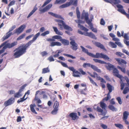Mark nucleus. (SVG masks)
<instances>
[{
  "mask_svg": "<svg viewBox=\"0 0 129 129\" xmlns=\"http://www.w3.org/2000/svg\"><path fill=\"white\" fill-rule=\"evenodd\" d=\"M80 47L82 49V51L86 53L88 55L92 57L99 58H103L105 59H107L110 61L111 60L106 55H105L102 53H96L95 55L90 52H89L88 50L86 49L85 48L82 46H80Z\"/></svg>",
  "mask_w": 129,
  "mask_h": 129,
  "instance_id": "f257e3e1",
  "label": "nucleus"
},
{
  "mask_svg": "<svg viewBox=\"0 0 129 129\" xmlns=\"http://www.w3.org/2000/svg\"><path fill=\"white\" fill-rule=\"evenodd\" d=\"M28 48L24 44H22L21 46L16 48L14 51L15 52L13 56L15 58L19 57L26 52V50Z\"/></svg>",
  "mask_w": 129,
  "mask_h": 129,
  "instance_id": "f03ea898",
  "label": "nucleus"
},
{
  "mask_svg": "<svg viewBox=\"0 0 129 129\" xmlns=\"http://www.w3.org/2000/svg\"><path fill=\"white\" fill-rule=\"evenodd\" d=\"M55 40H59L64 45H68L69 44V41L65 39H62V37L59 35H55L52 37V38H49L46 39L47 41H55Z\"/></svg>",
  "mask_w": 129,
  "mask_h": 129,
  "instance_id": "7ed1b4c3",
  "label": "nucleus"
},
{
  "mask_svg": "<svg viewBox=\"0 0 129 129\" xmlns=\"http://www.w3.org/2000/svg\"><path fill=\"white\" fill-rule=\"evenodd\" d=\"M55 21L58 23V24L61 30H62L63 29V26L64 29L66 30H69L70 31L72 30V28L69 26L66 25L64 22L63 20L59 19H55Z\"/></svg>",
  "mask_w": 129,
  "mask_h": 129,
  "instance_id": "20e7f679",
  "label": "nucleus"
},
{
  "mask_svg": "<svg viewBox=\"0 0 129 129\" xmlns=\"http://www.w3.org/2000/svg\"><path fill=\"white\" fill-rule=\"evenodd\" d=\"M89 14L88 12L86 13L84 10L83 11L82 13L81 18L82 19H84L86 21V22L88 24V23H90L92 24L91 22L92 21V19L93 18V16L92 15H91L90 16V19H89L88 18Z\"/></svg>",
  "mask_w": 129,
  "mask_h": 129,
  "instance_id": "39448f33",
  "label": "nucleus"
},
{
  "mask_svg": "<svg viewBox=\"0 0 129 129\" xmlns=\"http://www.w3.org/2000/svg\"><path fill=\"white\" fill-rule=\"evenodd\" d=\"M93 60L96 63L98 62L102 64H108V65H105V67L108 70H110L112 69L113 70L115 68H114L115 67L114 65L109 63H107L101 60L94 58L93 59Z\"/></svg>",
  "mask_w": 129,
  "mask_h": 129,
  "instance_id": "423d86ee",
  "label": "nucleus"
},
{
  "mask_svg": "<svg viewBox=\"0 0 129 129\" xmlns=\"http://www.w3.org/2000/svg\"><path fill=\"white\" fill-rule=\"evenodd\" d=\"M7 41H6L3 43L0 46V48L4 46L1 50H2L3 48L4 47H5L6 48L4 50V52L5 50L7 48H8L10 49L11 48L15 46L17 44V42L16 41L14 42L11 43H7Z\"/></svg>",
  "mask_w": 129,
  "mask_h": 129,
  "instance_id": "0eeeda50",
  "label": "nucleus"
},
{
  "mask_svg": "<svg viewBox=\"0 0 129 129\" xmlns=\"http://www.w3.org/2000/svg\"><path fill=\"white\" fill-rule=\"evenodd\" d=\"M16 27V25H13L12 27L10 28L8 32L2 38L4 41L8 39L11 35H13V34H12V33L11 32L13 31Z\"/></svg>",
  "mask_w": 129,
  "mask_h": 129,
  "instance_id": "6e6552de",
  "label": "nucleus"
},
{
  "mask_svg": "<svg viewBox=\"0 0 129 129\" xmlns=\"http://www.w3.org/2000/svg\"><path fill=\"white\" fill-rule=\"evenodd\" d=\"M113 75L119 78L121 81H122L124 79V77L123 76L119 74V71L116 68H115L113 70Z\"/></svg>",
  "mask_w": 129,
  "mask_h": 129,
  "instance_id": "1a4fd4ad",
  "label": "nucleus"
},
{
  "mask_svg": "<svg viewBox=\"0 0 129 129\" xmlns=\"http://www.w3.org/2000/svg\"><path fill=\"white\" fill-rule=\"evenodd\" d=\"M26 25L25 24L22 25L18 28L14 30V33L19 34L23 31Z\"/></svg>",
  "mask_w": 129,
  "mask_h": 129,
  "instance_id": "9d476101",
  "label": "nucleus"
},
{
  "mask_svg": "<svg viewBox=\"0 0 129 129\" xmlns=\"http://www.w3.org/2000/svg\"><path fill=\"white\" fill-rule=\"evenodd\" d=\"M75 21L76 22L78 23V27L81 29L86 31H87L88 30V29L84 27L83 26L81 25L80 24V23H84V22L83 21L81 20H75Z\"/></svg>",
  "mask_w": 129,
  "mask_h": 129,
  "instance_id": "9b49d317",
  "label": "nucleus"
},
{
  "mask_svg": "<svg viewBox=\"0 0 129 129\" xmlns=\"http://www.w3.org/2000/svg\"><path fill=\"white\" fill-rule=\"evenodd\" d=\"M40 33H38L35 35L34 36V37L32 40L30 41L27 44H26L25 45L26 46H27L28 48V47L30 46L31 44L37 39V38L40 35Z\"/></svg>",
  "mask_w": 129,
  "mask_h": 129,
  "instance_id": "f8f14e48",
  "label": "nucleus"
},
{
  "mask_svg": "<svg viewBox=\"0 0 129 129\" xmlns=\"http://www.w3.org/2000/svg\"><path fill=\"white\" fill-rule=\"evenodd\" d=\"M52 4H49L42 9H41V8L39 9V10L41 13H44L49 10L52 7Z\"/></svg>",
  "mask_w": 129,
  "mask_h": 129,
  "instance_id": "ddd939ff",
  "label": "nucleus"
},
{
  "mask_svg": "<svg viewBox=\"0 0 129 129\" xmlns=\"http://www.w3.org/2000/svg\"><path fill=\"white\" fill-rule=\"evenodd\" d=\"M70 44L72 45L71 47L73 50L76 51L78 49V45L74 40L72 41Z\"/></svg>",
  "mask_w": 129,
  "mask_h": 129,
  "instance_id": "4468645a",
  "label": "nucleus"
},
{
  "mask_svg": "<svg viewBox=\"0 0 129 129\" xmlns=\"http://www.w3.org/2000/svg\"><path fill=\"white\" fill-rule=\"evenodd\" d=\"M14 99L13 98H11L5 102L4 105L6 107L11 105L14 103Z\"/></svg>",
  "mask_w": 129,
  "mask_h": 129,
  "instance_id": "2eb2a0df",
  "label": "nucleus"
},
{
  "mask_svg": "<svg viewBox=\"0 0 129 129\" xmlns=\"http://www.w3.org/2000/svg\"><path fill=\"white\" fill-rule=\"evenodd\" d=\"M69 116L72 118V120H75L79 119V117L77 116V113H72L70 114Z\"/></svg>",
  "mask_w": 129,
  "mask_h": 129,
  "instance_id": "dca6fc26",
  "label": "nucleus"
},
{
  "mask_svg": "<svg viewBox=\"0 0 129 129\" xmlns=\"http://www.w3.org/2000/svg\"><path fill=\"white\" fill-rule=\"evenodd\" d=\"M117 7L118 9V11L121 12L122 14H124L125 13V12L123 9V6L120 5H118L117 6Z\"/></svg>",
  "mask_w": 129,
  "mask_h": 129,
  "instance_id": "f3484780",
  "label": "nucleus"
},
{
  "mask_svg": "<svg viewBox=\"0 0 129 129\" xmlns=\"http://www.w3.org/2000/svg\"><path fill=\"white\" fill-rule=\"evenodd\" d=\"M73 3V1H71L69 2H67L66 4H64L59 7L60 8H63L68 7L70 5Z\"/></svg>",
  "mask_w": 129,
  "mask_h": 129,
  "instance_id": "a211bd4d",
  "label": "nucleus"
},
{
  "mask_svg": "<svg viewBox=\"0 0 129 129\" xmlns=\"http://www.w3.org/2000/svg\"><path fill=\"white\" fill-rule=\"evenodd\" d=\"M52 41L50 43V46L51 47H53L55 46H60L61 45V43L59 42H53Z\"/></svg>",
  "mask_w": 129,
  "mask_h": 129,
  "instance_id": "6ab92c4d",
  "label": "nucleus"
},
{
  "mask_svg": "<svg viewBox=\"0 0 129 129\" xmlns=\"http://www.w3.org/2000/svg\"><path fill=\"white\" fill-rule=\"evenodd\" d=\"M115 59L117 61L118 64L119 65H120L122 63L125 64L127 63L126 61L123 59L116 58Z\"/></svg>",
  "mask_w": 129,
  "mask_h": 129,
  "instance_id": "aec40b11",
  "label": "nucleus"
},
{
  "mask_svg": "<svg viewBox=\"0 0 129 129\" xmlns=\"http://www.w3.org/2000/svg\"><path fill=\"white\" fill-rule=\"evenodd\" d=\"M94 44L97 47L104 50H106V49L104 46L100 43L98 42H95Z\"/></svg>",
  "mask_w": 129,
  "mask_h": 129,
  "instance_id": "412c9836",
  "label": "nucleus"
},
{
  "mask_svg": "<svg viewBox=\"0 0 129 129\" xmlns=\"http://www.w3.org/2000/svg\"><path fill=\"white\" fill-rule=\"evenodd\" d=\"M52 28L56 34L60 35H63L62 33L61 32L59 31L57 27L53 26L52 27Z\"/></svg>",
  "mask_w": 129,
  "mask_h": 129,
  "instance_id": "4be33fe9",
  "label": "nucleus"
},
{
  "mask_svg": "<svg viewBox=\"0 0 129 129\" xmlns=\"http://www.w3.org/2000/svg\"><path fill=\"white\" fill-rule=\"evenodd\" d=\"M48 13L56 18H60L62 19H63V18L61 16L54 13L52 12H48Z\"/></svg>",
  "mask_w": 129,
  "mask_h": 129,
  "instance_id": "5701e85b",
  "label": "nucleus"
},
{
  "mask_svg": "<svg viewBox=\"0 0 129 129\" xmlns=\"http://www.w3.org/2000/svg\"><path fill=\"white\" fill-rule=\"evenodd\" d=\"M96 110L97 111L101 113H102L101 115L102 116H105L106 114V113L103 112V110L99 106L97 107Z\"/></svg>",
  "mask_w": 129,
  "mask_h": 129,
  "instance_id": "b1692460",
  "label": "nucleus"
},
{
  "mask_svg": "<svg viewBox=\"0 0 129 129\" xmlns=\"http://www.w3.org/2000/svg\"><path fill=\"white\" fill-rule=\"evenodd\" d=\"M107 87L109 91L108 93H111L112 90H114V87L109 83L107 84Z\"/></svg>",
  "mask_w": 129,
  "mask_h": 129,
  "instance_id": "393cba45",
  "label": "nucleus"
},
{
  "mask_svg": "<svg viewBox=\"0 0 129 129\" xmlns=\"http://www.w3.org/2000/svg\"><path fill=\"white\" fill-rule=\"evenodd\" d=\"M129 113L127 111H125L123 113V120L127 119Z\"/></svg>",
  "mask_w": 129,
  "mask_h": 129,
  "instance_id": "a878e982",
  "label": "nucleus"
},
{
  "mask_svg": "<svg viewBox=\"0 0 129 129\" xmlns=\"http://www.w3.org/2000/svg\"><path fill=\"white\" fill-rule=\"evenodd\" d=\"M108 108L110 110L113 112H116L118 110L117 109L112 105H109L108 106Z\"/></svg>",
  "mask_w": 129,
  "mask_h": 129,
  "instance_id": "bb28decb",
  "label": "nucleus"
},
{
  "mask_svg": "<svg viewBox=\"0 0 129 129\" xmlns=\"http://www.w3.org/2000/svg\"><path fill=\"white\" fill-rule=\"evenodd\" d=\"M37 8L36 7V6L35 7L34 9L32 10V11L28 14V15L27 17V18H29L34 13V12L37 10Z\"/></svg>",
  "mask_w": 129,
  "mask_h": 129,
  "instance_id": "cd10ccee",
  "label": "nucleus"
},
{
  "mask_svg": "<svg viewBox=\"0 0 129 129\" xmlns=\"http://www.w3.org/2000/svg\"><path fill=\"white\" fill-rule=\"evenodd\" d=\"M88 24L90 27V29H91L95 33L97 32V29L93 27L92 24H91L89 22V23H88Z\"/></svg>",
  "mask_w": 129,
  "mask_h": 129,
  "instance_id": "c85d7f7f",
  "label": "nucleus"
},
{
  "mask_svg": "<svg viewBox=\"0 0 129 129\" xmlns=\"http://www.w3.org/2000/svg\"><path fill=\"white\" fill-rule=\"evenodd\" d=\"M36 105L35 104H31L30 106V109L31 111L33 113H35V114H37V112L35 111L34 109V107H35Z\"/></svg>",
  "mask_w": 129,
  "mask_h": 129,
  "instance_id": "c756f323",
  "label": "nucleus"
},
{
  "mask_svg": "<svg viewBox=\"0 0 129 129\" xmlns=\"http://www.w3.org/2000/svg\"><path fill=\"white\" fill-rule=\"evenodd\" d=\"M91 68L95 71H96L98 72L101 73V70L98 69V67L95 66L92 64Z\"/></svg>",
  "mask_w": 129,
  "mask_h": 129,
  "instance_id": "7c9ffc66",
  "label": "nucleus"
},
{
  "mask_svg": "<svg viewBox=\"0 0 129 129\" xmlns=\"http://www.w3.org/2000/svg\"><path fill=\"white\" fill-rule=\"evenodd\" d=\"M91 68L95 71H96L98 72L101 73V70L98 69V67L95 66L92 64Z\"/></svg>",
  "mask_w": 129,
  "mask_h": 129,
  "instance_id": "2f4dec72",
  "label": "nucleus"
},
{
  "mask_svg": "<svg viewBox=\"0 0 129 129\" xmlns=\"http://www.w3.org/2000/svg\"><path fill=\"white\" fill-rule=\"evenodd\" d=\"M73 76L75 77H79L80 76V72H78L77 71L75 70L74 72L73 73Z\"/></svg>",
  "mask_w": 129,
  "mask_h": 129,
  "instance_id": "473e14b6",
  "label": "nucleus"
},
{
  "mask_svg": "<svg viewBox=\"0 0 129 129\" xmlns=\"http://www.w3.org/2000/svg\"><path fill=\"white\" fill-rule=\"evenodd\" d=\"M109 45L112 48H116L117 47V45L115 43L111 42H109Z\"/></svg>",
  "mask_w": 129,
  "mask_h": 129,
  "instance_id": "72a5a7b5",
  "label": "nucleus"
},
{
  "mask_svg": "<svg viewBox=\"0 0 129 129\" xmlns=\"http://www.w3.org/2000/svg\"><path fill=\"white\" fill-rule=\"evenodd\" d=\"M100 107L102 108L103 110H105L106 109V104L102 102H100Z\"/></svg>",
  "mask_w": 129,
  "mask_h": 129,
  "instance_id": "f704fd0d",
  "label": "nucleus"
},
{
  "mask_svg": "<svg viewBox=\"0 0 129 129\" xmlns=\"http://www.w3.org/2000/svg\"><path fill=\"white\" fill-rule=\"evenodd\" d=\"M50 70L48 67L44 68L42 69V74H45V73L49 72H50Z\"/></svg>",
  "mask_w": 129,
  "mask_h": 129,
  "instance_id": "c9c22d12",
  "label": "nucleus"
},
{
  "mask_svg": "<svg viewBox=\"0 0 129 129\" xmlns=\"http://www.w3.org/2000/svg\"><path fill=\"white\" fill-rule=\"evenodd\" d=\"M110 93H108L107 94V97H105L104 99L103 100V101L105 100L107 101L108 100L110 99L111 98V97L110 95Z\"/></svg>",
  "mask_w": 129,
  "mask_h": 129,
  "instance_id": "e433bc0d",
  "label": "nucleus"
},
{
  "mask_svg": "<svg viewBox=\"0 0 129 129\" xmlns=\"http://www.w3.org/2000/svg\"><path fill=\"white\" fill-rule=\"evenodd\" d=\"M92 64L88 63H84L83 65V67L84 68H86L87 67H91Z\"/></svg>",
  "mask_w": 129,
  "mask_h": 129,
  "instance_id": "4c0bfd02",
  "label": "nucleus"
},
{
  "mask_svg": "<svg viewBox=\"0 0 129 129\" xmlns=\"http://www.w3.org/2000/svg\"><path fill=\"white\" fill-rule=\"evenodd\" d=\"M59 106V103L56 101L55 102L53 105V108H54L56 109H58V107Z\"/></svg>",
  "mask_w": 129,
  "mask_h": 129,
  "instance_id": "58836bf2",
  "label": "nucleus"
},
{
  "mask_svg": "<svg viewBox=\"0 0 129 129\" xmlns=\"http://www.w3.org/2000/svg\"><path fill=\"white\" fill-rule=\"evenodd\" d=\"M117 68L118 69L120 70L123 73H126V70L125 68H122L119 66H118Z\"/></svg>",
  "mask_w": 129,
  "mask_h": 129,
  "instance_id": "ea45409f",
  "label": "nucleus"
},
{
  "mask_svg": "<svg viewBox=\"0 0 129 129\" xmlns=\"http://www.w3.org/2000/svg\"><path fill=\"white\" fill-rule=\"evenodd\" d=\"M129 91V88L127 87H125L124 88L123 93L124 94H125Z\"/></svg>",
  "mask_w": 129,
  "mask_h": 129,
  "instance_id": "a19ab883",
  "label": "nucleus"
},
{
  "mask_svg": "<svg viewBox=\"0 0 129 129\" xmlns=\"http://www.w3.org/2000/svg\"><path fill=\"white\" fill-rule=\"evenodd\" d=\"M88 78H89L91 82L93 85H95L96 86H98V85L97 84L96 82H95L94 81L89 77L88 76Z\"/></svg>",
  "mask_w": 129,
  "mask_h": 129,
  "instance_id": "79ce46f5",
  "label": "nucleus"
},
{
  "mask_svg": "<svg viewBox=\"0 0 129 129\" xmlns=\"http://www.w3.org/2000/svg\"><path fill=\"white\" fill-rule=\"evenodd\" d=\"M76 11L77 18L79 19L80 17V14L78 8L76 9Z\"/></svg>",
  "mask_w": 129,
  "mask_h": 129,
  "instance_id": "37998d69",
  "label": "nucleus"
},
{
  "mask_svg": "<svg viewBox=\"0 0 129 129\" xmlns=\"http://www.w3.org/2000/svg\"><path fill=\"white\" fill-rule=\"evenodd\" d=\"M128 34L127 33H125L124 36L123 37L124 39V40H129V37L128 35Z\"/></svg>",
  "mask_w": 129,
  "mask_h": 129,
  "instance_id": "c03bdc74",
  "label": "nucleus"
},
{
  "mask_svg": "<svg viewBox=\"0 0 129 129\" xmlns=\"http://www.w3.org/2000/svg\"><path fill=\"white\" fill-rule=\"evenodd\" d=\"M114 125L116 127L120 129L122 128L123 127V126L120 124H115Z\"/></svg>",
  "mask_w": 129,
  "mask_h": 129,
  "instance_id": "a18cd8bd",
  "label": "nucleus"
},
{
  "mask_svg": "<svg viewBox=\"0 0 129 129\" xmlns=\"http://www.w3.org/2000/svg\"><path fill=\"white\" fill-rule=\"evenodd\" d=\"M52 0H46V1L43 5L42 6V7L43 8L49 4Z\"/></svg>",
  "mask_w": 129,
  "mask_h": 129,
  "instance_id": "49530a36",
  "label": "nucleus"
},
{
  "mask_svg": "<svg viewBox=\"0 0 129 129\" xmlns=\"http://www.w3.org/2000/svg\"><path fill=\"white\" fill-rule=\"evenodd\" d=\"M89 37L95 39H96V38L95 35L91 32L90 33Z\"/></svg>",
  "mask_w": 129,
  "mask_h": 129,
  "instance_id": "de8ad7c7",
  "label": "nucleus"
},
{
  "mask_svg": "<svg viewBox=\"0 0 129 129\" xmlns=\"http://www.w3.org/2000/svg\"><path fill=\"white\" fill-rule=\"evenodd\" d=\"M58 109H56L54 108V109L52 111L51 113L53 115L56 114L57 112Z\"/></svg>",
  "mask_w": 129,
  "mask_h": 129,
  "instance_id": "09e8293b",
  "label": "nucleus"
},
{
  "mask_svg": "<svg viewBox=\"0 0 129 129\" xmlns=\"http://www.w3.org/2000/svg\"><path fill=\"white\" fill-rule=\"evenodd\" d=\"M63 55L65 56H67L68 57H70L73 59H75L76 58L74 56H73L70 54H63Z\"/></svg>",
  "mask_w": 129,
  "mask_h": 129,
  "instance_id": "8fccbe9b",
  "label": "nucleus"
},
{
  "mask_svg": "<svg viewBox=\"0 0 129 129\" xmlns=\"http://www.w3.org/2000/svg\"><path fill=\"white\" fill-rule=\"evenodd\" d=\"M25 36V34H24L21 35L17 38V40H20L23 38Z\"/></svg>",
  "mask_w": 129,
  "mask_h": 129,
  "instance_id": "3c124183",
  "label": "nucleus"
},
{
  "mask_svg": "<svg viewBox=\"0 0 129 129\" xmlns=\"http://www.w3.org/2000/svg\"><path fill=\"white\" fill-rule=\"evenodd\" d=\"M123 80L122 81H121L120 82V83L121 84L120 86H121V89L122 90L123 89L125 85L124 83L123 82Z\"/></svg>",
  "mask_w": 129,
  "mask_h": 129,
  "instance_id": "603ef678",
  "label": "nucleus"
},
{
  "mask_svg": "<svg viewBox=\"0 0 129 129\" xmlns=\"http://www.w3.org/2000/svg\"><path fill=\"white\" fill-rule=\"evenodd\" d=\"M49 31L47 30L44 32V33L41 34V36H46V35L49 34Z\"/></svg>",
  "mask_w": 129,
  "mask_h": 129,
  "instance_id": "864d4df0",
  "label": "nucleus"
},
{
  "mask_svg": "<svg viewBox=\"0 0 129 129\" xmlns=\"http://www.w3.org/2000/svg\"><path fill=\"white\" fill-rule=\"evenodd\" d=\"M48 60L50 62L53 61H54V59L53 58V57L52 56H49L48 58Z\"/></svg>",
  "mask_w": 129,
  "mask_h": 129,
  "instance_id": "5fc2aeb1",
  "label": "nucleus"
},
{
  "mask_svg": "<svg viewBox=\"0 0 129 129\" xmlns=\"http://www.w3.org/2000/svg\"><path fill=\"white\" fill-rule=\"evenodd\" d=\"M118 101V103L120 105L122 103L121 98L120 97H118L116 99Z\"/></svg>",
  "mask_w": 129,
  "mask_h": 129,
  "instance_id": "6e6d98bb",
  "label": "nucleus"
},
{
  "mask_svg": "<svg viewBox=\"0 0 129 129\" xmlns=\"http://www.w3.org/2000/svg\"><path fill=\"white\" fill-rule=\"evenodd\" d=\"M20 93L18 92L17 93L14 94V96L15 98H19L21 96Z\"/></svg>",
  "mask_w": 129,
  "mask_h": 129,
  "instance_id": "4d7b16f0",
  "label": "nucleus"
},
{
  "mask_svg": "<svg viewBox=\"0 0 129 129\" xmlns=\"http://www.w3.org/2000/svg\"><path fill=\"white\" fill-rule=\"evenodd\" d=\"M115 43L117 44L118 46L120 47H123V46L122 45L121 43L119 42H115Z\"/></svg>",
  "mask_w": 129,
  "mask_h": 129,
  "instance_id": "13d9d810",
  "label": "nucleus"
},
{
  "mask_svg": "<svg viewBox=\"0 0 129 129\" xmlns=\"http://www.w3.org/2000/svg\"><path fill=\"white\" fill-rule=\"evenodd\" d=\"M27 98H26L25 99H23L22 98H21L20 99L18 100L17 101V103H19L21 102H22L23 101H25L26 100Z\"/></svg>",
  "mask_w": 129,
  "mask_h": 129,
  "instance_id": "bf43d9fd",
  "label": "nucleus"
},
{
  "mask_svg": "<svg viewBox=\"0 0 129 129\" xmlns=\"http://www.w3.org/2000/svg\"><path fill=\"white\" fill-rule=\"evenodd\" d=\"M94 74L96 75V79L98 80H100L101 79V78L100 77L98 76V74L95 72H94Z\"/></svg>",
  "mask_w": 129,
  "mask_h": 129,
  "instance_id": "052dcab7",
  "label": "nucleus"
},
{
  "mask_svg": "<svg viewBox=\"0 0 129 129\" xmlns=\"http://www.w3.org/2000/svg\"><path fill=\"white\" fill-rule=\"evenodd\" d=\"M68 68L70 70L72 71L73 72V73L75 70L74 69V68L72 67H68Z\"/></svg>",
  "mask_w": 129,
  "mask_h": 129,
  "instance_id": "680f3d73",
  "label": "nucleus"
},
{
  "mask_svg": "<svg viewBox=\"0 0 129 129\" xmlns=\"http://www.w3.org/2000/svg\"><path fill=\"white\" fill-rule=\"evenodd\" d=\"M79 71L82 75H84L86 74V73L85 72H84L81 68H80L79 69Z\"/></svg>",
  "mask_w": 129,
  "mask_h": 129,
  "instance_id": "e2e57ef3",
  "label": "nucleus"
},
{
  "mask_svg": "<svg viewBox=\"0 0 129 129\" xmlns=\"http://www.w3.org/2000/svg\"><path fill=\"white\" fill-rule=\"evenodd\" d=\"M25 87V86H24V85H23L21 87L18 92L20 93L23 90Z\"/></svg>",
  "mask_w": 129,
  "mask_h": 129,
  "instance_id": "0e129e2a",
  "label": "nucleus"
},
{
  "mask_svg": "<svg viewBox=\"0 0 129 129\" xmlns=\"http://www.w3.org/2000/svg\"><path fill=\"white\" fill-rule=\"evenodd\" d=\"M77 0H74L73 1V3L71 4H72L74 6H76L77 5Z\"/></svg>",
  "mask_w": 129,
  "mask_h": 129,
  "instance_id": "69168bd1",
  "label": "nucleus"
},
{
  "mask_svg": "<svg viewBox=\"0 0 129 129\" xmlns=\"http://www.w3.org/2000/svg\"><path fill=\"white\" fill-rule=\"evenodd\" d=\"M41 54L42 56H44L47 55L48 53L46 51H44L41 52Z\"/></svg>",
  "mask_w": 129,
  "mask_h": 129,
  "instance_id": "338daca9",
  "label": "nucleus"
},
{
  "mask_svg": "<svg viewBox=\"0 0 129 129\" xmlns=\"http://www.w3.org/2000/svg\"><path fill=\"white\" fill-rule=\"evenodd\" d=\"M100 24L102 25H104L105 24V22L103 18L101 19Z\"/></svg>",
  "mask_w": 129,
  "mask_h": 129,
  "instance_id": "774afa93",
  "label": "nucleus"
}]
</instances>
